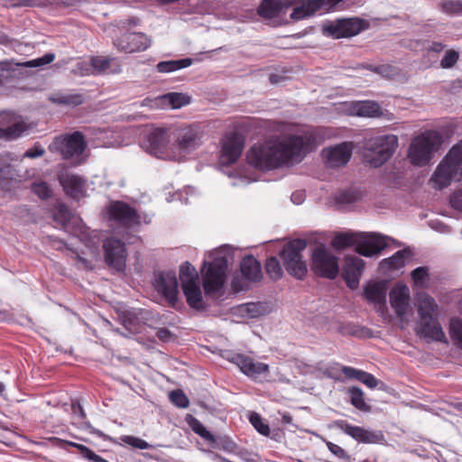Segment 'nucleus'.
Instances as JSON below:
<instances>
[{"mask_svg":"<svg viewBox=\"0 0 462 462\" xmlns=\"http://www.w3.org/2000/svg\"><path fill=\"white\" fill-rule=\"evenodd\" d=\"M274 129L281 133L280 136L254 143L248 150L246 160L254 168L268 171L300 162L328 136V129L323 126L276 122Z\"/></svg>","mask_w":462,"mask_h":462,"instance_id":"1","label":"nucleus"},{"mask_svg":"<svg viewBox=\"0 0 462 462\" xmlns=\"http://www.w3.org/2000/svg\"><path fill=\"white\" fill-rule=\"evenodd\" d=\"M453 180H462V140L454 145L437 166L430 182L436 189H442Z\"/></svg>","mask_w":462,"mask_h":462,"instance_id":"2","label":"nucleus"},{"mask_svg":"<svg viewBox=\"0 0 462 462\" xmlns=\"http://www.w3.org/2000/svg\"><path fill=\"white\" fill-rule=\"evenodd\" d=\"M398 147V137L394 134H385L368 139L365 142L364 160L371 167L378 168L384 164L394 153Z\"/></svg>","mask_w":462,"mask_h":462,"instance_id":"3","label":"nucleus"},{"mask_svg":"<svg viewBox=\"0 0 462 462\" xmlns=\"http://www.w3.org/2000/svg\"><path fill=\"white\" fill-rule=\"evenodd\" d=\"M441 143L442 137L436 131H426L414 137L408 151V157L411 164L415 166L427 165Z\"/></svg>","mask_w":462,"mask_h":462,"instance_id":"4","label":"nucleus"},{"mask_svg":"<svg viewBox=\"0 0 462 462\" xmlns=\"http://www.w3.org/2000/svg\"><path fill=\"white\" fill-rule=\"evenodd\" d=\"M306 247L307 241L297 238L284 245L280 253L285 270L298 280H303L308 273L307 264L302 256Z\"/></svg>","mask_w":462,"mask_h":462,"instance_id":"5","label":"nucleus"},{"mask_svg":"<svg viewBox=\"0 0 462 462\" xmlns=\"http://www.w3.org/2000/svg\"><path fill=\"white\" fill-rule=\"evenodd\" d=\"M180 281L188 305L194 310H203L205 305L199 282V274L195 267L189 262L180 266Z\"/></svg>","mask_w":462,"mask_h":462,"instance_id":"6","label":"nucleus"},{"mask_svg":"<svg viewBox=\"0 0 462 462\" xmlns=\"http://www.w3.org/2000/svg\"><path fill=\"white\" fill-rule=\"evenodd\" d=\"M205 135L199 124L181 125L174 132V143L180 152L189 153L203 144Z\"/></svg>","mask_w":462,"mask_h":462,"instance_id":"7","label":"nucleus"},{"mask_svg":"<svg viewBox=\"0 0 462 462\" xmlns=\"http://www.w3.org/2000/svg\"><path fill=\"white\" fill-rule=\"evenodd\" d=\"M48 149L51 152L60 153L62 159L69 160L83 153L86 149V142L82 133L76 131L55 137Z\"/></svg>","mask_w":462,"mask_h":462,"instance_id":"8","label":"nucleus"},{"mask_svg":"<svg viewBox=\"0 0 462 462\" xmlns=\"http://www.w3.org/2000/svg\"><path fill=\"white\" fill-rule=\"evenodd\" d=\"M245 144V137L236 132L226 133L219 142L218 162L222 166H231L241 157Z\"/></svg>","mask_w":462,"mask_h":462,"instance_id":"9","label":"nucleus"},{"mask_svg":"<svg viewBox=\"0 0 462 462\" xmlns=\"http://www.w3.org/2000/svg\"><path fill=\"white\" fill-rule=\"evenodd\" d=\"M311 269L315 274L328 279H335L339 273L338 258L323 245L317 246L312 253Z\"/></svg>","mask_w":462,"mask_h":462,"instance_id":"10","label":"nucleus"},{"mask_svg":"<svg viewBox=\"0 0 462 462\" xmlns=\"http://www.w3.org/2000/svg\"><path fill=\"white\" fill-rule=\"evenodd\" d=\"M107 217L125 228H131L141 223L137 210L126 202L113 200L106 207Z\"/></svg>","mask_w":462,"mask_h":462,"instance_id":"11","label":"nucleus"},{"mask_svg":"<svg viewBox=\"0 0 462 462\" xmlns=\"http://www.w3.org/2000/svg\"><path fill=\"white\" fill-rule=\"evenodd\" d=\"M228 267L226 257H218L208 263L203 276V288L206 294H214L225 284Z\"/></svg>","mask_w":462,"mask_h":462,"instance_id":"12","label":"nucleus"},{"mask_svg":"<svg viewBox=\"0 0 462 462\" xmlns=\"http://www.w3.org/2000/svg\"><path fill=\"white\" fill-rule=\"evenodd\" d=\"M367 21L357 18H346L331 23L324 27V32L336 39L347 38L357 35L362 31L368 29Z\"/></svg>","mask_w":462,"mask_h":462,"instance_id":"13","label":"nucleus"},{"mask_svg":"<svg viewBox=\"0 0 462 462\" xmlns=\"http://www.w3.org/2000/svg\"><path fill=\"white\" fill-rule=\"evenodd\" d=\"M103 247L106 264L116 271L124 270L127 256L125 244L118 238L109 237L105 240Z\"/></svg>","mask_w":462,"mask_h":462,"instance_id":"14","label":"nucleus"},{"mask_svg":"<svg viewBox=\"0 0 462 462\" xmlns=\"http://www.w3.org/2000/svg\"><path fill=\"white\" fill-rule=\"evenodd\" d=\"M226 359L238 366L240 371L252 379H258L261 375L269 372V365L264 363L257 362L253 357L239 354H229Z\"/></svg>","mask_w":462,"mask_h":462,"instance_id":"15","label":"nucleus"},{"mask_svg":"<svg viewBox=\"0 0 462 462\" xmlns=\"http://www.w3.org/2000/svg\"><path fill=\"white\" fill-rule=\"evenodd\" d=\"M333 424L337 429L361 443L375 444L380 443L383 439V435L381 431L368 430L360 426L352 425L345 420H335Z\"/></svg>","mask_w":462,"mask_h":462,"instance_id":"16","label":"nucleus"},{"mask_svg":"<svg viewBox=\"0 0 462 462\" xmlns=\"http://www.w3.org/2000/svg\"><path fill=\"white\" fill-rule=\"evenodd\" d=\"M151 43V39L143 32H125L114 40L116 48L126 53L143 51Z\"/></svg>","mask_w":462,"mask_h":462,"instance_id":"17","label":"nucleus"},{"mask_svg":"<svg viewBox=\"0 0 462 462\" xmlns=\"http://www.w3.org/2000/svg\"><path fill=\"white\" fill-rule=\"evenodd\" d=\"M155 290L168 301L170 306L175 307L178 302V280L174 273L161 272L155 275Z\"/></svg>","mask_w":462,"mask_h":462,"instance_id":"18","label":"nucleus"},{"mask_svg":"<svg viewBox=\"0 0 462 462\" xmlns=\"http://www.w3.org/2000/svg\"><path fill=\"white\" fill-rule=\"evenodd\" d=\"M353 151L351 142H344L323 150L325 162L328 167L339 168L345 166L350 160Z\"/></svg>","mask_w":462,"mask_h":462,"instance_id":"19","label":"nucleus"},{"mask_svg":"<svg viewBox=\"0 0 462 462\" xmlns=\"http://www.w3.org/2000/svg\"><path fill=\"white\" fill-rule=\"evenodd\" d=\"M364 267L365 262L361 258L356 256L346 257L342 276L350 289L357 288Z\"/></svg>","mask_w":462,"mask_h":462,"instance_id":"20","label":"nucleus"},{"mask_svg":"<svg viewBox=\"0 0 462 462\" xmlns=\"http://www.w3.org/2000/svg\"><path fill=\"white\" fill-rule=\"evenodd\" d=\"M418 334L428 341H437L448 344L446 335L437 319L434 317L421 319L419 321Z\"/></svg>","mask_w":462,"mask_h":462,"instance_id":"21","label":"nucleus"},{"mask_svg":"<svg viewBox=\"0 0 462 462\" xmlns=\"http://www.w3.org/2000/svg\"><path fill=\"white\" fill-rule=\"evenodd\" d=\"M66 195L75 200H79L85 195V180L79 175L62 173L58 178Z\"/></svg>","mask_w":462,"mask_h":462,"instance_id":"22","label":"nucleus"},{"mask_svg":"<svg viewBox=\"0 0 462 462\" xmlns=\"http://www.w3.org/2000/svg\"><path fill=\"white\" fill-rule=\"evenodd\" d=\"M386 246L384 236L371 235L364 240H357L355 251L363 256L371 257L381 253Z\"/></svg>","mask_w":462,"mask_h":462,"instance_id":"23","label":"nucleus"},{"mask_svg":"<svg viewBox=\"0 0 462 462\" xmlns=\"http://www.w3.org/2000/svg\"><path fill=\"white\" fill-rule=\"evenodd\" d=\"M346 111L351 116L361 117H379L383 115L381 106L375 101H353L346 105Z\"/></svg>","mask_w":462,"mask_h":462,"instance_id":"24","label":"nucleus"},{"mask_svg":"<svg viewBox=\"0 0 462 462\" xmlns=\"http://www.w3.org/2000/svg\"><path fill=\"white\" fill-rule=\"evenodd\" d=\"M169 142L170 135L167 130L157 128L148 135L147 151L149 153L160 157L165 152Z\"/></svg>","mask_w":462,"mask_h":462,"instance_id":"25","label":"nucleus"},{"mask_svg":"<svg viewBox=\"0 0 462 462\" xmlns=\"http://www.w3.org/2000/svg\"><path fill=\"white\" fill-rule=\"evenodd\" d=\"M410 291L406 285L393 287L390 291V303L396 315L402 318L409 305Z\"/></svg>","mask_w":462,"mask_h":462,"instance_id":"26","label":"nucleus"},{"mask_svg":"<svg viewBox=\"0 0 462 462\" xmlns=\"http://www.w3.org/2000/svg\"><path fill=\"white\" fill-rule=\"evenodd\" d=\"M240 269L243 276L249 282H258L263 278L261 263L253 255L242 259Z\"/></svg>","mask_w":462,"mask_h":462,"instance_id":"27","label":"nucleus"},{"mask_svg":"<svg viewBox=\"0 0 462 462\" xmlns=\"http://www.w3.org/2000/svg\"><path fill=\"white\" fill-rule=\"evenodd\" d=\"M364 296L369 302L384 306L386 301L385 282H369L364 289Z\"/></svg>","mask_w":462,"mask_h":462,"instance_id":"28","label":"nucleus"},{"mask_svg":"<svg viewBox=\"0 0 462 462\" xmlns=\"http://www.w3.org/2000/svg\"><path fill=\"white\" fill-rule=\"evenodd\" d=\"M342 374L348 379H356L370 389H374L378 385V380L370 373L363 370H358L352 366L343 365L341 367Z\"/></svg>","mask_w":462,"mask_h":462,"instance_id":"29","label":"nucleus"},{"mask_svg":"<svg viewBox=\"0 0 462 462\" xmlns=\"http://www.w3.org/2000/svg\"><path fill=\"white\" fill-rule=\"evenodd\" d=\"M283 8L282 0H262L257 8L259 16L264 19H273L280 15Z\"/></svg>","mask_w":462,"mask_h":462,"instance_id":"30","label":"nucleus"},{"mask_svg":"<svg viewBox=\"0 0 462 462\" xmlns=\"http://www.w3.org/2000/svg\"><path fill=\"white\" fill-rule=\"evenodd\" d=\"M318 1L316 0H303L294 7L291 18L296 21L302 20L306 17L313 15L316 12L319 11Z\"/></svg>","mask_w":462,"mask_h":462,"instance_id":"31","label":"nucleus"},{"mask_svg":"<svg viewBox=\"0 0 462 462\" xmlns=\"http://www.w3.org/2000/svg\"><path fill=\"white\" fill-rule=\"evenodd\" d=\"M34 125L24 121L16 122L6 128L0 127V139L14 140L31 130Z\"/></svg>","mask_w":462,"mask_h":462,"instance_id":"32","label":"nucleus"},{"mask_svg":"<svg viewBox=\"0 0 462 462\" xmlns=\"http://www.w3.org/2000/svg\"><path fill=\"white\" fill-rule=\"evenodd\" d=\"M437 308L438 305L431 296L426 293L420 296L418 300V314L420 319L434 317L437 313Z\"/></svg>","mask_w":462,"mask_h":462,"instance_id":"33","label":"nucleus"},{"mask_svg":"<svg viewBox=\"0 0 462 462\" xmlns=\"http://www.w3.org/2000/svg\"><path fill=\"white\" fill-rule=\"evenodd\" d=\"M339 333L343 336H353L358 338H370L373 337V331L367 327L354 323L341 325Z\"/></svg>","mask_w":462,"mask_h":462,"instance_id":"34","label":"nucleus"},{"mask_svg":"<svg viewBox=\"0 0 462 462\" xmlns=\"http://www.w3.org/2000/svg\"><path fill=\"white\" fill-rule=\"evenodd\" d=\"M411 256L408 249L397 251L389 258L383 259L381 263L383 268L389 270H398L405 265L406 260Z\"/></svg>","mask_w":462,"mask_h":462,"instance_id":"35","label":"nucleus"},{"mask_svg":"<svg viewBox=\"0 0 462 462\" xmlns=\"http://www.w3.org/2000/svg\"><path fill=\"white\" fill-rule=\"evenodd\" d=\"M362 235L355 233H339L336 235L331 242L332 246L337 250H344L346 247L356 245L357 238Z\"/></svg>","mask_w":462,"mask_h":462,"instance_id":"36","label":"nucleus"},{"mask_svg":"<svg viewBox=\"0 0 462 462\" xmlns=\"http://www.w3.org/2000/svg\"><path fill=\"white\" fill-rule=\"evenodd\" d=\"M361 193L357 189H345L334 197V201L339 208H346L359 200Z\"/></svg>","mask_w":462,"mask_h":462,"instance_id":"37","label":"nucleus"},{"mask_svg":"<svg viewBox=\"0 0 462 462\" xmlns=\"http://www.w3.org/2000/svg\"><path fill=\"white\" fill-rule=\"evenodd\" d=\"M193 60L190 58H185L177 60H166L161 61L157 64V70L161 73H168L175 70H179L190 66Z\"/></svg>","mask_w":462,"mask_h":462,"instance_id":"38","label":"nucleus"},{"mask_svg":"<svg viewBox=\"0 0 462 462\" xmlns=\"http://www.w3.org/2000/svg\"><path fill=\"white\" fill-rule=\"evenodd\" d=\"M10 159L8 152L0 153V183L8 182L15 177V170L7 162Z\"/></svg>","mask_w":462,"mask_h":462,"instance_id":"39","label":"nucleus"},{"mask_svg":"<svg viewBox=\"0 0 462 462\" xmlns=\"http://www.w3.org/2000/svg\"><path fill=\"white\" fill-rule=\"evenodd\" d=\"M351 404L359 411H369L370 406L365 402L364 393L358 387H350L348 389Z\"/></svg>","mask_w":462,"mask_h":462,"instance_id":"40","label":"nucleus"},{"mask_svg":"<svg viewBox=\"0 0 462 462\" xmlns=\"http://www.w3.org/2000/svg\"><path fill=\"white\" fill-rule=\"evenodd\" d=\"M265 271L273 281L280 280L283 274L280 261L275 256H271L266 259Z\"/></svg>","mask_w":462,"mask_h":462,"instance_id":"41","label":"nucleus"},{"mask_svg":"<svg viewBox=\"0 0 462 462\" xmlns=\"http://www.w3.org/2000/svg\"><path fill=\"white\" fill-rule=\"evenodd\" d=\"M188 423L192 430L205 440L210 443L217 442L216 437L211 432H209L198 419L190 416Z\"/></svg>","mask_w":462,"mask_h":462,"instance_id":"42","label":"nucleus"},{"mask_svg":"<svg viewBox=\"0 0 462 462\" xmlns=\"http://www.w3.org/2000/svg\"><path fill=\"white\" fill-rule=\"evenodd\" d=\"M449 334L454 343L462 349V319L453 318L449 322Z\"/></svg>","mask_w":462,"mask_h":462,"instance_id":"43","label":"nucleus"},{"mask_svg":"<svg viewBox=\"0 0 462 462\" xmlns=\"http://www.w3.org/2000/svg\"><path fill=\"white\" fill-rule=\"evenodd\" d=\"M71 217V212L69 208L63 204L60 203L55 207V210L53 213V220L65 227L67 224L69 222Z\"/></svg>","mask_w":462,"mask_h":462,"instance_id":"44","label":"nucleus"},{"mask_svg":"<svg viewBox=\"0 0 462 462\" xmlns=\"http://www.w3.org/2000/svg\"><path fill=\"white\" fill-rule=\"evenodd\" d=\"M440 10L448 15L462 14V0H441Z\"/></svg>","mask_w":462,"mask_h":462,"instance_id":"45","label":"nucleus"},{"mask_svg":"<svg viewBox=\"0 0 462 462\" xmlns=\"http://www.w3.org/2000/svg\"><path fill=\"white\" fill-rule=\"evenodd\" d=\"M72 447H75L80 453V455L88 459L89 461H92V462H108L107 460L104 459L102 457L97 455L93 450H91L89 448L82 445V444H79V443H74V442H70L69 443Z\"/></svg>","mask_w":462,"mask_h":462,"instance_id":"46","label":"nucleus"},{"mask_svg":"<svg viewBox=\"0 0 462 462\" xmlns=\"http://www.w3.org/2000/svg\"><path fill=\"white\" fill-rule=\"evenodd\" d=\"M113 60V58L96 56L91 58L90 63L93 69L97 73H102L106 72L109 69L110 64Z\"/></svg>","mask_w":462,"mask_h":462,"instance_id":"47","label":"nucleus"},{"mask_svg":"<svg viewBox=\"0 0 462 462\" xmlns=\"http://www.w3.org/2000/svg\"><path fill=\"white\" fill-rule=\"evenodd\" d=\"M55 59V54L53 53H46L42 57L31 60L29 61L18 64L19 66L25 67V68H36V67H42L47 64H50Z\"/></svg>","mask_w":462,"mask_h":462,"instance_id":"48","label":"nucleus"},{"mask_svg":"<svg viewBox=\"0 0 462 462\" xmlns=\"http://www.w3.org/2000/svg\"><path fill=\"white\" fill-rule=\"evenodd\" d=\"M170 401L180 408H187L189 401L187 395L181 390H173L169 394Z\"/></svg>","mask_w":462,"mask_h":462,"instance_id":"49","label":"nucleus"},{"mask_svg":"<svg viewBox=\"0 0 462 462\" xmlns=\"http://www.w3.org/2000/svg\"><path fill=\"white\" fill-rule=\"evenodd\" d=\"M165 97L173 108H180L189 103V97L182 93H170Z\"/></svg>","mask_w":462,"mask_h":462,"instance_id":"50","label":"nucleus"},{"mask_svg":"<svg viewBox=\"0 0 462 462\" xmlns=\"http://www.w3.org/2000/svg\"><path fill=\"white\" fill-rule=\"evenodd\" d=\"M411 276L415 285L423 287L429 278V269L425 266L417 267L411 272Z\"/></svg>","mask_w":462,"mask_h":462,"instance_id":"51","label":"nucleus"},{"mask_svg":"<svg viewBox=\"0 0 462 462\" xmlns=\"http://www.w3.org/2000/svg\"><path fill=\"white\" fill-rule=\"evenodd\" d=\"M249 420L251 424L254 426V428L262 435L268 436L270 434L269 426L266 423H264V421L258 413L254 412L253 414H251Z\"/></svg>","mask_w":462,"mask_h":462,"instance_id":"52","label":"nucleus"},{"mask_svg":"<svg viewBox=\"0 0 462 462\" xmlns=\"http://www.w3.org/2000/svg\"><path fill=\"white\" fill-rule=\"evenodd\" d=\"M32 190L42 199H47L52 194L49 185L44 181L33 183L32 186Z\"/></svg>","mask_w":462,"mask_h":462,"instance_id":"53","label":"nucleus"},{"mask_svg":"<svg viewBox=\"0 0 462 462\" xmlns=\"http://www.w3.org/2000/svg\"><path fill=\"white\" fill-rule=\"evenodd\" d=\"M459 54L454 50L446 51L444 57L440 60V66L443 69L452 68L458 60Z\"/></svg>","mask_w":462,"mask_h":462,"instance_id":"54","label":"nucleus"},{"mask_svg":"<svg viewBox=\"0 0 462 462\" xmlns=\"http://www.w3.org/2000/svg\"><path fill=\"white\" fill-rule=\"evenodd\" d=\"M121 439L127 445H130L134 448H139V449H146L150 448V445L143 439H139L137 437L126 435L123 436Z\"/></svg>","mask_w":462,"mask_h":462,"instance_id":"55","label":"nucleus"},{"mask_svg":"<svg viewBox=\"0 0 462 462\" xmlns=\"http://www.w3.org/2000/svg\"><path fill=\"white\" fill-rule=\"evenodd\" d=\"M326 446L328 449L337 458L345 461H348L350 459V457L347 455L346 451L340 446L330 441H327Z\"/></svg>","mask_w":462,"mask_h":462,"instance_id":"56","label":"nucleus"},{"mask_svg":"<svg viewBox=\"0 0 462 462\" xmlns=\"http://www.w3.org/2000/svg\"><path fill=\"white\" fill-rule=\"evenodd\" d=\"M45 154V150L42 146L36 143L32 148L28 149L24 153V158L35 159L38 157H42Z\"/></svg>","mask_w":462,"mask_h":462,"instance_id":"57","label":"nucleus"},{"mask_svg":"<svg viewBox=\"0 0 462 462\" xmlns=\"http://www.w3.org/2000/svg\"><path fill=\"white\" fill-rule=\"evenodd\" d=\"M62 102L67 106H77L84 102V97L81 94H66Z\"/></svg>","mask_w":462,"mask_h":462,"instance_id":"58","label":"nucleus"},{"mask_svg":"<svg viewBox=\"0 0 462 462\" xmlns=\"http://www.w3.org/2000/svg\"><path fill=\"white\" fill-rule=\"evenodd\" d=\"M13 70L12 64L8 61L0 62V85L3 84L4 80L11 76Z\"/></svg>","mask_w":462,"mask_h":462,"instance_id":"59","label":"nucleus"},{"mask_svg":"<svg viewBox=\"0 0 462 462\" xmlns=\"http://www.w3.org/2000/svg\"><path fill=\"white\" fill-rule=\"evenodd\" d=\"M450 205L453 208L462 211V189L452 194L450 197Z\"/></svg>","mask_w":462,"mask_h":462,"instance_id":"60","label":"nucleus"},{"mask_svg":"<svg viewBox=\"0 0 462 462\" xmlns=\"http://www.w3.org/2000/svg\"><path fill=\"white\" fill-rule=\"evenodd\" d=\"M216 448H221L226 452H234L236 448V445L232 440L227 439H221L219 442H216Z\"/></svg>","mask_w":462,"mask_h":462,"instance_id":"61","label":"nucleus"},{"mask_svg":"<svg viewBox=\"0 0 462 462\" xmlns=\"http://www.w3.org/2000/svg\"><path fill=\"white\" fill-rule=\"evenodd\" d=\"M156 336L162 342H170L174 339V335L166 328H158Z\"/></svg>","mask_w":462,"mask_h":462,"instance_id":"62","label":"nucleus"},{"mask_svg":"<svg viewBox=\"0 0 462 462\" xmlns=\"http://www.w3.org/2000/svg\"><path fill=\"white\" fill-rule=\"evenodd\" d=\"M71 410H72V412L75 415H78L80 419H85L86 418V413L84 411V409H83V407L81 406L80 402L78 400L72 401Z\"/></svg>","mask_w":462,"mask_h":462,"instance_id":"63","label":"nucleus"},{"mask_svg":"<svg viewBox=\"0 0 462 462\" xmlns=\"http://www.w3.org/2000/svg\"><path fill=\"white\" fill-rule=\"evenodd\" d=\"M13 6H34L38 5V0H8Z\"/></svg>","mask_w":462,"mask_h":462,"instance_id":"64","label":"nucleus"}]
</instances>
